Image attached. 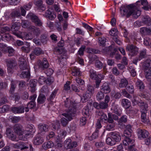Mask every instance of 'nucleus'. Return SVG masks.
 <instances>
[{
    "mask_svg": "<svg viewBox=\"0 0 151 151\" xmlns=\"http://www.w3.org/2000/svg\"><path fill=\"white\" fill-rule=\"evenodd\" d=\"M56 142L57 143L56 146L58 148H60L63 146L62 141L60 138H56Z\"/></svg>",
    "mask_w": 151,
    "mask_h": 151,
    "instance_id": "4d7b16f0",
    "label": "nucleus"
},
{
    "mask_svg": "<svg viewBox=\"0 0 151 151\" xmlns=\"http://www.w3.org/2000/svg\"><path fill=\"white\" fill-rule=\"evenodd\" d=\"M0 47H1L2 51L4 52H6L9 47L5 45L3 43H0Z\"/></svg>",
    "mask_w": 151,
    "mask_h": 151,
    "instance_id": "0e129e2a",
    "label": "nucleus"
},
{
    "mask_svg": "<svg viewBox=\"0 0 151 151\" xmlns=\"http://www.w3.org/2000/svg\"><path fill=\"white\" fill-rule=\"evenodd\" d=\"M46 80V78L44 76H41L38 79V82L41 85L45 83Z\"/></svg>",
    "mask_w": 151,
    "mask_h": 151,
    "instance_id": "6e6d98bb",
    "label": "nucleus"
},
{
    "mask_svg": "<svg viewBox=\"0 0 151 151\" xmlns=\"http://www.w3.org/2000/svg\"><path fill=\"white\" fill-rule=\"evenodd\" d=\"M20 68L23 70H29V67L27 65L25 60L23 58H21L19 60Z\"/></svg>",
    "mask_w": 151,
    "mask_h": 151,
    "instance_id": "ddd939ff",
    "label": "nucleus"
},
{
    "mask_svg": "<svg viewBox=\"0 0 151 151\" xmlns=\"http://www.w3.org/2000/svg\"><path fill=\"white\" fill-rule=\"evenodd\" d=\"M140 3L144 6H147L148 4L147 0H140L135 4L126 6H122L120 9L121 16H126L127 17H129L132 15L134 18H137L141 14V12L139 10Z\"/></svg>",
    "mask_w": 151,
    "mask_h": 151,
    "instance_id": "f257e3e1",
    "label": "nucleus"
},
{
    "mask_svg": "<svg viewBox=\"0 0 151 151\" xmlns=\"http://www.w3.org/2000/svg\"><path fill=\"white\" fill-rule=\"evenodd\" d=\"M12 147L16 149H20L21 150L26 149L28 148V146L23 142H18L15 144H12Z\"/></svg>",
    "mask_w": 151,
    "mask_h": 151,
    "instance_id": "9d476101",
    "label": "nucleus"
},
{
    "mask_svg": "<svg viewBox=\"0 0 151 151\" xmlns=\"http://www.w3.org/2000/svg\"><path fill=\"white\" fill-rule=\"evenodd\" d=\"M145 77L148 81L150 82V85L151 86V68L145 70Z\"/></svg>",
    "mask_w": 151,
    "mask_h": 151,
    "instance_id": "7c9ffc66",
    "label": "nucleus"
},
{
    "mask_svg": "<svg viewBox=\"0 0 151 151\" xmlns=\"http://www.w3.org/2000/svg\"><path fill=\"white\" fill-rule=\"evenodd\" d=\"M39 128L41 131L46 132L48 130V126L45 124H40L39 125Z\"/></svg>",
    "mask_w": 151,
    "mask_h": 151,
    "instance_id": "58836bf2",
    "label": "nucleus"
},
{
    "mask_svg": "<svg viewBox=\"0 0 151 151\" xmlns=\"http://www.w3.org/2000/svg\"><path fill=\"white\" fill-rule=\"evenodd\" d=\"M30 76V73L29 70H26L23 71L20 75V77L22 78H29Z\"/></svg>",
    "mask_w": 151,
    "mask_h": 151,
    "instance_id": "c9c22d12",
    "label": "nucleus"
},
{
    "mask_svg": "<svg viewBox=\"0 0 151 151\" xmlns=\"http://www.w3.org/2000/svg\"><path fill=\"white\" fill-rule=\"evenodd\" d=\"M9 106L7 105H4L2 107L0 108V112L4 113L8 110Z\"/></svg>",
    "mask_w": 151,
    "mask_h": 151,
    "instance_id": "bf43d9fd",
    "label": "nucleus"
},
{
    "mask_svg": "<svg viewBox=\"0 0 151 151\" xmlns=\"http://www.w3.org/2000/svg\"><path fill=\"white\" fill-rule=\"evenodd\" d=\"M138 137L139 138H145L148 137L149 133L146 130L143 129H138L137 132Z\"/></svg>",
    "mask_w": 151,
    "mask_h": 151,
    "instance_id": "2eb2a0df",
    "label": "nucleus"
},
{
    "mask_svg": "<svg viewBox=\"0 0 151 151\" xmlns=\"http://www.w3.org/2000/svg\"><path fill=\"white\" fill-rule=\"evenodd\" d=\"M67 134V132L66 131H64L63 130H61L60 133L58 136L56 137V138H60L61 139H62L64 138L65 136H66Z\"/></svg>",
    "mask_w": 151,
    "mask_h": 151,
    "instance_id": "a18cd8bd",
    "label": "nucleus"
},
{
    "mask_svg": "<svg viewBox=\"0 0 151 151\" xmlns=\"http://www.w3.org/2000/svg\"><path fill=\"white\" fill-rule=\"evenodd\" d=\"M147 55L146 53V49H143L141 50L140 53V55L138 58V60H140L143 58L147 57Z\"/></svg>",
    "mask_w": 151,
    "mask_h": 151,
    "instance_id": "4c0bfd02",
    "label": "nucleus"
},
{
    "mask_svg": "<svg viewBox=\"0 0 151 151\" xmlns=\"http://www.w3.org/2000/svg\"><path fill=\"white\" fill-rule=\"evenodd\" d=\"M44 141L43 138L42 137L39 136L35 137L34 138L33 140V143L36 145H39L42 143Z\"/></svg>",
    "mask_w": 151,
    "mask_h": 151,
    "instance_id": "5701e85b",
    "label": "nucleus"
},
{
    "mask_svg": "<svg viewBox=\"0 0 151 151\" xmlns=\"http://www.w3.org/2000/svg\"><path fill=\"white\" fill-rule=\"evenodd\" d=\"M104 76L101 74H99L97 75V77L95 79L96 80V87L98 88L99 85L101 83V81L103 79Z\"/></svg>",
    "mask_w": 151,
    "mask_h": 151,
    "instance_id": "4be33fe9",
    "label": "nucleus"
},
{
    "mask_svg": "<svg viewBox=\"0 0 151 151\" xmlns=\"http://www.w3.org/2000/svg\"><path fill=\"white\" fill-rule=\"evenodd\" d=\"M126 50L129 52L131 55H134L137 54L139 49L135 46L132 45L127 46Z\"/></svg>",
    "mask_w": 151,
    "mask_h": 151,
    "instance_id": "9b49d317",
    "label": "nucleus"
},
{
    "mask_svg": "<svg viewBox=\"0 0 151 151\" xmlns=\"http://www.w3.org/2000/svg\"><path fill=\"white\" fill-rule=\"evenodd\" d=\"M16 65V63L13 60L9 61L7 63V71L8 73L11 74L14 72V67Z\"/></svg>",
    "mask_w": 151,
    "mask_h": 151,
    "instance_id": "f8f14e48",
    "label": "nucleus"
},
{
    "mask_svg": "<svg viewBox=\"0 0 151 151\" xmlns=\"http://www.w3.org/2000/svg\"><path fill=\"white\" fill-rule=\"evenodd\" d=\"M35 102L31 101L27 104V107H25V111L26 112H28L29 111V108L30 109H32L35 106Z\"/></svg>",
    "mask_w": 151,
    "mask_h": 151,
    "instance_id": "a19ab883",
    "label": "nucleus"
},
{
    "mask_svg": "<svg viewBox=\"0 0 151 151\" xmlns=\"http://www.w3.org/2000/svg\"><path fill=\"white\" fill-rule=\"evenodd\" d=\"M118 105L114 104L111 108V109L113 110L114 113L120 116L121 115V113L118 111Z\"/></svg>",
    "mask_w": 151,
    "mask_h": 151,
    "instance_id": "ea45409f",
    "label": "nucleus"
},
{
    "mask_svg": "<svg viewBox=\"0 0 151 151\" xmlns=\"http://www.w3.org/2000/svg\"><path fill=\"white\" fill-rule=\"evenodd\" d=\"M90 77L92 79L95 80L97 77L96 72L93 70H91L90 71Z\"/></svg>",
    "mask_w": 151,
    "mask_h": 151,
    "instance_id": "864d4df0",
    "label": "nucleus"
},
{
    "mask_svg": "<svg viewBox=\"0 0 151 151\" xmlns=\"http://www.w3.org/2000/svg\"><path fill=\"white\" fill-rule=\"evenodd\" d=\"M111 135L115 144L116 142H119L121 140L120 136L118 134L114 132L111 133Z\"/></svg>",
    "mask_w": 151,
    "mask_h": 151,
    "instance_id": "393cba45",
    "label": "nucleus"
},
{
    "mask_svg": "<svg viewBox=\"0 0 151 151\" xmlns=\"http://www.w3.org/2000/svg\"><path fill=\"white\" fill-rule=\"evenodd\" d=\"M136 86L140 90H142L144 89L145 86L143 82L140 80H138L136 83Z\"/></svg>",
    "mask_w": 151,
    "mask_h": 151,
    "instance_id": "e433bc0d",
    "label": "nucleus"
},
{
    "mask_svg": "<svg viewBox=\"0 0 151 151\" xmlns=\"http://www.w3.org/2000/svg\"><path fill=\"white\" fill-rule=\"evenodd\" d=\"M106 142L107 144L111 146H113L116 144L111 136V137H108L106 138Z\"/></svg>",
    "mask_w": 151,
    "mask_h": 151,
    "instance_id": "37998d69",
    "label": "nucleus"
},
{
    "mask_svg": "<svg viewBox=\"0 0 151 151\" xmlns=\"http://www.w3.org/2000/svg\"><path fill=\"white\" fill-rule=\"evenodd\" d=\"M72 74L75 76H81V73L80 69L76 67H73L72 69Z\"/></svg>",
    "mask_w": 151,
    "mask_h": 151,
    "instance_id": "a878e982",
    "label": "nucleus"
},
{
    "mask_svg": "<svg viewBox=\"0 0 151 151\" xmlns=\"http://www.w3.org/2000/svg\"><path fill=\"white\" fill-rule=\"evenodd\" d=\"M91 96V95L88 93V92H86L83 94L82 96L81 97V100L82 102H86L87 100L89 99Z\"/></svg>",
    "mask_w": 151,
    "mask_h": 151,
    "instance_id": "c756f323",
    "label": "nucleus"
},
{
    "mask_svg": "<svg viewBox=\"0 0 151 151\" xmlns=\"http://www.w3.org/2000/svg\"><path fill=\"white\" fill-rule=\"evenodd\" d=\"M45 16L49 19L52 20L56 17V15L54 13L53 10L51 8H49L45 13Z\"/></svg>",
    "mask_w": 151,
    "mask_h": 151,
    "instance_id": "4468645a",
    "label": "nucleus"
},
{
    "mask_svg": "<svg viewBox=\"0 0 151 151\" xmlns=\"http://www.w3.org/2000/svg\"><path fill=\"white\" fill-rule=\"evenodd\" d=\"M23 34H22V38H23V34H24V37L25 39L26 40H29L32 39L33 38V36L31 33H29L28 34H27L26 35H25V33H22Z\"/></svg>",
    "mask_w": 151,
    "mask_h": 151,
    "instance_id": "5fc2aeb1",
    "label": "nucleus"
},
{
    "mask_svg": "<svg viewBox=\"0 0 151 151\" xmlns=\"http://www.w3.org/2000/svg\"><path fill=\"white\" fill-rule=\"evenodd\" d=\"M147 113H142L141 115V122L145 124H148L150 123V120L147 116Z\"/></svg>",
    "mask_w": 151,
    "mask_h": 151,
    "instance_id": "bb28decb",
    "label": "nucleus"
},
{
    "mask_svg": "<svg viewBox=\"0 0 151 151\" xmlns=\"http://www.w3.org/2000/svg\"><path fill=\"white\" fill-rule=\"evenodd\" d=\"M20 26V23L19 22H16L13 24L11 27V30L13 33L19 38H22V32L17 31L19 29Z\"/></svg>",
    "mask_w": 151,
    "mask_h": 151,
    "instance_id": "20e7f679",
    "label": "nucleus"
},
{
    "mask_svg": "<svg viewBox=\"0 0 151 151\" xmlns=\"http://www.w3.org/2000/svg\"><path fill=\"white\" fill-rule=\"evenodd\" d=\"M38 65L40 68L41 69H46L48 67L49 64L47 59L44 58L42 62L39 61L38 62Z\"/></svg>",
    "mask_w": 151,
    "mask_h": 151,
    "instance_id": "dca6fc26",
    "label": "nucleus"
},
{
    "mask_svg": "<svg viewBox=\"0 0 151 151\" xmlns=\"http://www.w3.org/2000/svg\"><path fill=\"white\" fill-rule=\"evenodd\" d=\"M143 66L145 70L151 69V60L150 59H147L144 62Z\"/></svg>",
    "mask_w": 151,
    "mask_h": 151,
    "instance_id": "c85d7f7f",
    "label": "nucleus"
},
{
    "mask_svg": "<svg viewBox=\"0 0 151 151\" xmlns=\"http://www.w3.org/2000/svg\"><path fill=\"white\" fill-rule=\"evenodd\" d=\"M30 46V43L26 42V44L21 47L22 50L26 53H28L31 50Z\"/></svg>",
    "mask_w": 151,
    "mask_h": 151,
    "instance_id": "2f4dec72",
    "label": "nucleus"
},
{
    "mask_svg": "<svg viewBox=\"0 0 151 151\" xmlns=\"http://www.w3.org/2000/svg\"><path fill=\"white\" fill-rule=\"evenodd\" d=\"M147 104H144L141 105L140 107V111L141 113H147Z\"/></svg>",
    "mask_w": 151,
    "mask_h": 151,
    "instance_id": "8fccbe9b",
    "label": "nucleus"
},
{
    "mask_svg": "<svg viewBox=\"0 0 151 151\" xmlns=\"http://www.w3.org/2000/svg\"><path fill=\"white\" fill-rule=\"evenodd\" d=\"M106 127V130L108 131H112L114 130L115 124L114 123H109Z\"/></svg>",
    "mask_w": 151,
    "mask_h": 151,
    "instance_id": "de8ad7c7",
    "label": "nucleus"
},
{
    "mask_svg": "<svg viewBox=\"0 0 151 151\" xmlns=\"http://www.w3.org/2000/svg\"><path fill=\"white\" fill-rule=\"evenodd\" d=\"M37 81L35 79L31 80L29 82L30 87V90L32 92H34L35 90V86L36 85Z\"/></svg>",
    "mask_w": 151,
    "mask_h": 151,
    "instance_id": "412c9836",
    "label": "nucleus"
},
{
    "mask_svg": "<svg viewBox=\"0 0 151 151\" xmlns=\"http://www.w3.org/2000/svg\"><path fill=\"white\" fill-rule=\"evenodd\" d=\"M132 127L130 125H128L125 127V129L124 132V137H128L130 136L132 132Z\"/></svg>",
    "mask_w": 151,
    "mask_h": 151,
    "instance_id": "a211bd4d",
    "label": "nucleus"
},
{
    "mask_svg": "<svg viewBox=\"0 0 151 151\" xmlns=\"http://www.w3.org/2000/svg\"><path fill=\"white\" fill-rule=\"evenodd\" d=\"M54 144L52 141H49L44 143L42 145L43 148L44 149L50 148L53 146Z\"/></svg>",
    "mask_w": 151,
    "mask_h": 151,
    "instance_id": "f704fd0d",
    "label": "nucleus"
},
{
    "mask_svg": "<svg viewBox=\"0 0 151 151\" xmlns=\"http://www.w3.org/2000/svg\"><path fill=\"white\" fill-rule=\"evenodd\" d=\"M100 109H105L107 108L108 106V104L105 102H102L100 103Z\"/></svg>",
    "mask_w": 151,
    "mask_h": 151,
    "instance_id": "e2e57ef3",
    "label": "nucleus"
},
{
    "mask_svg": "<svg viewBox=\"0 0 151 151\" xmlns=\"http://www.w3.org/2000/svg\"><path fill=\"white\" fill-rule=\"evenodd\" d=\"M94 88L91 85H88L87 86V91L86 92H88L91 95L94 93Z\"/></svg>",
    "mask_w": 151,
    "mask_h": 151,
    "instance_id": "603ef678",
    "label": "nucleus"
},
{
    "mask_svg": "<svg viewBox=\"0 0 151 151\" xmlns=\"http://www.w3.org/2000/svg\"><path fill=\"white\" fill-rule=\"evenodd\" d=\"M134 141L133 139L128 137H126L123 141V145L126 146V149L127 148L131 149L132 148L134 145L133 143Z\"/></svg>",
    "mask_w": 151,
    "mask_h": 151,
    "instance_id": "6e6552de",
    "label": "nucleus"
},
{
    "mask_svg": "<svg viewBox=\"0 0 151 151\" xmlns=\"http://www.w3.org/2000/svg\"><path fill=\"white\" fill-rule=\"evenodd\" d=\"M99 43L102 46H104L106 42V39L105 37H99Z\"/></svg>",
    "mask_w": 151,
    "mask_h": 151,
    "instance_id": "774afa93",
    "label": "nucleus"
},
{
    "mask_svg": "<svg viewBox=\"0 0 151 151\" xmlns=\"http://www.w3.org/2000/svg\"><path fill=\"white\" fill-rule=\"evenodd\" d=\"M100 91L103 93H108L110 91V89L108 84L105 83L103 85Z\"/></svg>",
    "mask_w": 151,
    "mask_h": 151,
    "instance_id": "aec40b11",
    "label": "nucleus"
},
{
    "mask_svg": "<svg viewBox=\"0 0 151 151\" xmlns=\"http://www.w3.org/2000/svg\"><path fill=\"white\" fill-rule=\"evenodd\" d=\"M9 119L11 120L13 123H17L18 122L20 119V118L19 116H10Z\"/></svg>",
    "mask_w": 151,
    "mask_h": 151,
    "instance_id": "49530a36",
    "label": "nucleus"
},
{
    "mask_svg": "<svg viewBox=\"0 0 151 151\" xmlns=\"http://www.w3.org/2000/svg\"><path fill=\"white\" fill-rule=\"evenodd\" d=\"M24 109L23 106H21L18 107H12L11 110L13 113L15 114H19L23 113Z\"/></svg>",
    "mask_w": 151,
    "mask_h": 151,
    "instance_id": "6ab92c4d",
    "label": "nucleus"
},
{
    "mask_svg": "<svg viewBox=\"0 0 151 151\" xmlns=\"http://www.w3.org/2000/svg\"><path fill=\"white\" fill-rule=\"evenodd\" d=\"M64 147L67 149H70L76 147L77 143L76 142H72L70 139H67L65 140L64 144Z\"/></svg>",
    "mask_w": 151,
    "mask_h": 151,
    "instance_id": "0eeeda50",
    "label": "nucleus"
},
{
    "mask_svg": "<svg viewBox=\"0 0 151 151\" xmlns=\"http://www.w3.org/2000/svg\"><path fill=\"white\" fill-rule=\"evenodd\" d=\"M13 130L14 132L19 136L20 140L23 141L27 140L30 134H32L35 132L33 125H28L25 130L23 129L21 126L16 124L14 126Z\"/></svg>",
    "mask_w": 151,
    "mask_h": 151,
    "instance_id": "f03ea898",
    "label": "nucleus"
},
{
    "mask_svg": "<svg viewBox=\"0 0 151 151\" xmlns=\"http://www.w3.org/2000/svg\"><path fill=\"white\" fill-rule=\"evenodd\" d=\"M43 53V52L40 48L36 47L30 55V59L34 60L36 56H38Z\"/></svg>",
    "mask_w": 151,
    "mask_h": 151,
    "instance_id": "1a4fd4ad",
    "label": "nucleus"
},
{
    "mask_svg": "<svg viewBox=\"0 0 151 151\" xmlns=\"http://www.w3.org/2000/svg\"><path fill=\"white\" fill-rule=\"evenodd\" d=\"M128 84L127 80L125 78L122 79L119 84V86L121 88L125 87Z\"/></svg>",
    "mask_w": 151,
    "mask_h": 151,
    "instance_id": "72a5a7b5",
    "label": "nucleus"
},
{
    "mask_svg": "<svg viewBox=\"0 0 151 151\" xmlns=\"http://www.w3.org/2000/svg\"><path fill=\"white\" fill-rule=\"evenodd\" d=\"M65 105L66 107H68L69 111H68L67 113H64L62 114L63 115L67 118V119L64 118H62L61 119V124L63 126H66L68 122L72 119V117L74 116V114L76 111L75 104L73 102H70V106L69 102L67 100V101L65 102Z\"/></svg>",
    "mask_w": 151,
    "mask_h": 151,
    "instance_id": "7ed1b4c3",
    "label": "nucleus"
},
{
    "mask_svg": "<svg viewBox=\"0 0 151 151\" xmlns=\"http://www.w3.org/2000/svg\"><path fill=\"white\" fill-rule=\"evenodd\" d=\"M6 134L8 137L12 141H15L16 139V136L14 134L12 129L8 128L6 130Z\"/></svg>",
    "mask_w": 151,
    "mask_h": 151,
    "instance_id": "f3484780",
    "label": "nucleus"
},
{
    "mask_svg": "<svg viewBox=\"0 0 151 151\" xmlns=\"http://www.w3.org/2000/svg\"><path fill=\"white\" fill-rule=\"evenodd\" d=\"M109 33L110 35L112 36H116L118 34V30L116 29H113L110 31Z\"/></svg>",
    "mask_w": 151,
    "mask_h": 151,
    "instance_id": "13d9d810",
    "label": "nucleus"
},
{
    "mask_svg": "<svg viewBox=\"0 0 151 151\" xmlns=\"http://www.w3.org/2000/svg\"><path fill=\"white\" fill-rule=\"evenodd\" d=\"M16 86V82L12 81L11 82V87L9 92L11 93H12L14 91Z\"/></svg>",
    "mask_w": 151,
    "mask_h": 151,
    "instance_id": "09e8293b",
    "label": "nucleus"
},
{
    "mask_svg": "<svg viewBox=\"0 0 151 151\" xmlns=\"http://www.w3.org/2000/svg\"><path fill=\"white\" fill-rule=\"evenodd\" d=\"M99 113L100 115L99 114V115H101L100 121H104L107 120L108 118L106 115L102 112H99Z\"/></svg>",
    "mask_w": 151,
    "mask_h": 151,
    "instance_id": "3c124183",
    "label": "nucleus"
},
{
    "mask_svg": "<svg viewBox=\"0 0 151 151\" xmlns=\"http://www.w3.org/2000/svg\"><path fill=\"white\" fill-rule=\"evenodd\" d=\"M141 34L143 35H150L151 33V28H147L145 27L141 28L139 30Z\"/></svg>",
    "mask_w": 151,
    "mask_h": 151,
    "instance_id": "cd10ccee",
    "label": "nucleus"
},
{
    "mask_svg": "<svg viewBox=\"0 0 151 151\" xmlns=\"http://www.w3.org/2000/svg\"><path fill=\"white\" fill-rule=\"evenodd\" d=\"M60 124L59 121H56L54 122V124L52 125L53 127L55 129H57L59 128L60 127Z\"/></svg>",
    "mask_w": 151,
    "mask_h": 151,
    "instance_id": "338daca9",
    "label": "nucleus"
},
{
    "mask_svg": "<svg viewBox=\"0 0 151 151\" xmlns=\"http://www.w3.org/2000/svg\"><path fill=\"white\" fill-rule=\"evenodd\" d=\"M104 95L103 93L101 91L98 92L96 94V98L98 101H101L104 99Z\"/></svg>",
    "mask_w": 151,
    "mask_h": 151,
    "instance_id": "c03bdc74",
    "label": "nucleus"
},
{
    "mask_svg": "<svg viewBox=\"0 0 151 151\" xmlns=\"http://www.w3.org/2000/svg\"><path fill=\"white\" fill-rule=\"evenodd\" d=\"M46 98L43 94H40L37 99L38 103L40 104L43 103L45 101Z\"/></svg>",
    "mask_w": 151,
    "mask_h": 151,
    "instance_id": "79ce46f5",
    "label": "nucleus"
},
{
    "mask_svg": "<svg viewBox=\"0 0 151 151\" xmlns=\"http://www.w3.org/2000/svg\"><path fill=\"white\" fill-rule=\"evenodd\" d=\"M87 119L85 117H82L80 119V123L81 126L85 125L86 123Z\"/></svg>",
    "mask_w": 151,
    "mask_h": 151,
    "instance_id": "680f3d73",
    "label": "nucleus"
},
{
    "mask_svg": "<svg viewBox=\"0 0 151 151\" xmlns=\"http://www.w3.org/2000/svg\"><path fill=\"white\" fill-rule=\"evenodd\" d=\"M55 134L53 132H50L49 134L46 136V139L47 140H49L50 139L53 138L54 137Z\"/></svg>",
    "mask_w": 151,
    "mask_h": 151,
    "instance_id": "69168bd1",
    "label": "nucleus"
},
{
    "mask_svg": "<svg viewBox=\"0 0 151 151\" xmlns=\"http://www.w3.org/2000/svg\"><path fill=\"white\" fill-rule=\"evenodd\" d=\"M35 4L39 8L44 7L42 5V0H36L35 2Z\"/></svg>",
    "mask_w": 151,
    "mask_h": 151,
    "instance_id": "052dcab7",
    "label": "nucleus"
},
{
    "mask_svg": "<svg viewBox=\"0 0 151 151\" xmlns=\"http://www.w3.org/2000/svg\"><path fill=\"white\" fill-rule=\"evenodd\" d=\"M135 23L139 26L145 24L150 26L151 25V19L148 16H144L142 18L140 22L137 21Z\"/></svg>",
    "mask_w": 151,
    "mask_h": 151,
    "instance_id": "423d86ee",
    "label": "nucleus"
},
{
    "mask_svg": "<svg viewBox=\"0 0 151 151\" xmlns=\"http://www.w3.org/2000/svg\"><path fill=\"white\" fill-rule=\"evenodd\" d=\"M108 123H114V120L113 118L115 120L118 119V116L115 115H113L111 113H109L108 114Z\"/></svg>",
    "mask_w": 151,
    "mask_h": 151,
    "instance_id": "473e14b6",
    "label": "nucleus"
},
{
    "mask_svg": "<svg viewBox=\"0 0 151 151\" xmlns=\"http://www.w3.org/2000/svg\"><path fill=\"white\" fill-rule=\"evenodd\" d=\"M27 17L31 19L36 26L40 27L42 25V23L34 14L31 13H29L27 15Z\"/></svg>",
    "mask_w": 151,
    "mask_h": 151,
    "instance_id": "39448f33",
    "label": "nucleus"
},
{
    "mask_svg": "<svg viewBox=\"0 0 151 151\" xmlns=\"http://www.w3.org/2000/svg\"><path fill=\"white\" fill-rule=\"evenodd\" d=\"M121 104L123 107L126 109H127L130 106L131 103L128 100L123 99L122 100Z\"/></svg>",
    "mask_w": 151,
    "mask_h": 151,
    "instance_id": "b1692460",
    "label": "nucleus"
}]
</instances>
